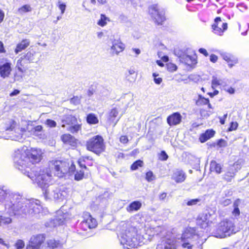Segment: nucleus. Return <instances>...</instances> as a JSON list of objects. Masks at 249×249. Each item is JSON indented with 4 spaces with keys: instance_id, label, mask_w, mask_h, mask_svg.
Returning <instances> with one entry per match:
<instances>
[{
    "instance_id": "nucleus-31",
    "label": "nucleus",
    "mask_w": 249,
    "mask_h": 249,
    "mask_svg": "<svg viewBox=\"0 0 249 249\" xmlns=\"http://www.w3.org/2000/svg\"><path fill=\"white\" fill-rule=\"evenodd\" d=\"M29 131L33 135L37 136L41 138L42 136L43 127L41 125H38L35 126Z\"/></svg>"
},
{
    "instance_id": "nucleus-16",
    "label": "nucleus",
    "mask_w": 249,
    "mask_h": 249,
    "mask_svg": "<svg viewBox=\"0 0 249 249\" xmlns=\"http://www.w3.org/2000/svg\"><path fill=\"white\" fill-rule=\"evenodd\" d=\"M157 249H176L174 240L170 238H163L157 245Z\"/></svg>"
},
{
    "instance_id": "nucleus-5",
    "label": "nucleus",
    "mask_w": 249,
    "mask_h": 249,
    "mask_svg": "<svg viewBox=\"0 0 249 249\" xmlns=\"http://www.w3.org/2000/svg\"><path fill=\"white\" fill-rule=\"evenodd\" d=\"M203 243L194 228H186L181 237V244L184 249H202Z\"/></svg>"
},
{
    "instance_id": "nucleus-33",
    "label": "nucleus",
    "mask_w": 249,
    "mask_h": 249,
    "mask_svg": "<svg viewBox=\"0 0 249 249\" xmlns=\"http://www.w3.org/2000/svg\"><path fill=\"white\" fill-rule=\"evenodd\" d=\"M81 129V124H77V123L67 127V130L73 134L77 133Z\"/></svg>"
},
{
    "instance_id": "nucleus-2",
    "label": "nucleus",
    "mask_w": 249,
    "mask_h": 249,
    "mask_svg": "<svg viewBox=\"0 0 249 249\" xmlns=\"http://www.w3.org/2000/svg\"><path fill=\"white\" fill-rule=\"evenodd\" d=\"M0 203L4 204L5 211L9 215L17 217L34 216L42 209L39 200L27 199L5 186H0Z\"/></svg>"
},
{
    "instance_id": "nucleus-36",
    "label": "nucleus",
    "mask_w": 249,
    "mask_h": 249,
    "mask_svg": "<svg viewBox=\"0 0 249 249\" xmlns=\"http://www.w3.org/2000/svg\"><path fill=\"white\" fill-rule=\"evenodd\" d=\"M108 21L109 20L108 18L106 17L105 15L101 14L100 19L97 22V24L101 27H104Z\"/></svg>"
},
{
    "instance_id": "nucleus-51",
    "label": "nucleus",
    "mask_w": 249,
    "mask_h": 249,
    "mask_svg": "<svg viewBox=\"0 0 249 249\" xmlns=\"http://www.w3.org/2000/svg\"><path fill=\"white\" fill-rule=\"evenodd\" d=\"M80 102V98L78 96L73 97L71 99V102L75 105L79 104Z\"/></svg>"
},
{
    "instance_id": "nucleus-3",
    "label": "nucleus",
    "mask_w": 249,
    "mask_h": 249,
    "mask_svg": "<svg viewBox=\"0 0 249 249\" xmlns=\"http://www.w3.org/2000/svg\"><path fill=\"white\" fill-rule=\"evenodd\" d=\"M122 230L120 235V242L124 248H137L151 241L154 236L160 231V228L146 227L142 234L130 222H124L122 225Z\"/></svg>"
},
{
    "instance_id": "nucleus-29",
    "label": "nucleus",
    "mask_w": 249,
    "mask_h": 249,
    "mask_svg": "<svg viewBox=\"0 0 249 249\" xmlns=\"http://www.w3.org/2000/svg\"><path fill=\"white\" fill-rule=\"evenodd\" d=\"M214 134L215 132L213 130H207L205 133L200 135L199 140L201 142H204L213 137Z\"/></svg>"
},
{
    "instance_id": "nucleus-53",
    "label": "nucleus",
    "mask_w": 249,
    "mask_h": 249,
    "mask_svg": "<svg viewBox=\"0 0 249 249\" xmlns=\"http://www.w3.org/2000/svg\"><path fill=\"white\" fill-rule=\"evenodd\" d=\"M58 6L59 8V9L61 11V14H63L65 12V9H66V5L63 3H61L60 1H59L58 2Z\"/></svg>"
},
{
    "instance_id": "nucleus-45",
    "label": "nucleus",
    "mask_w": 249,
    "mask_h": 249,
    "mask_svg": "<svg viewBox=\"0 0 249 249\" xmlns=\"http://www.w3.org/2000/svg\"><path fill=\"white\" fill-rule=\"evenodd\" d=\"M89 157H83L81 159H80L78 160V164L81 168H84L85 169H87V167L85 164L86 162V160H88Z\"/></svg>"
},
{
    "instance_id": "nucleus-56",
    "label": "nucleus",
    "mask_w": 249,
    "mask_h": 249,
    "mask_svg": "<svg viewBox=\"0 0 249 249\" xmlns=\"http://www.w3.org/2000/svg\"><path fill=\"white\" fill-rule=\"evenodd\" d=\"M198 52L204 54L205 56H208L209 54L207 51V50L205 49H204V48H200L199 50H198Z\"/></svg>"
},
{
    "instance_id": "nucleus-59",
    "label": "nucleus",
    "mask_w": 249,
    "mask_h": 249,
    "mask_svg": "<svg viewBox=\"0 0 249 249\" xmlns=\"http://www.w3.org/2000/svg\"><path fill=\"white\" fill-rule=\"evenodd\" d=\"M11 123H12V124H11V126H10V127L9 128H7L6 129V130H13L14 128V127H15V125L16 124V122H15L14 121H12L11 122Z\"/></svg>"
},
{
    "instance_id": "nucleus-39",
    "label": "nucleus",
    "mask_w": 249,
    "mask_h": 249,
    "mask_svg": "<svg viewBox=\"0 0 249 249\" xmlns=\"http://www.w3.org/2000/svg\"><path fill=\"white\" fill-rule=\"evenodd\" d=\"M32 10V8L29 5L26 4L18 9V12L20 14H23L24 13L30 12Z\"/></svg>"
},
{
    "instance_id": "nucleus-42",
    "label": "nucleus",
    "mask_w": 249,
    "mask_h": 249,
    "mask_svg": "<svg viewBox=\"0 0 249 249\" xmlns=\"http://www.w3.org/2000/svg\"><path fill=\"white\" fill-rule=\"evenodd\" d=\"M152 76L154 78V81L157 85H160L162 82V78L159 77V74L157 73H153Z\"/></svg>"
},
{
    "instance_id": "nucleus-63",
    "label": "nucleus",
    "mask_w": 249,
    "mask_h": 249,
    "mask_svg": "<svg viewBox=\"0 0 249 249\" xmlns=\"http://www.w3.org/2000/svg\"><path fill=\"white\" fill-rule=\"evenodd\" d=\"M237 127V123H232L231 124V125L230 127V130H235L236 129Z\"/></svg>"
},
{
    "instance_id": "nucleus-7",
    "label": "nucleus",
    "mask_w": 249,
    "mask_h": 249,
    "mask_svg": "<svg viewBox=\"0 0 249 249\" xmlns=\"http://www.w3.org/2000/svg\"><path fill=\"white\" fill-rule=\"evenodd\" d=\"M52 179V175H51V179L48 183L44 186L41 187L42 189L43 194L46 199L54 200L57 201H62L66 198L68 195L67 189L64 187H56L53 186H49V183Z\"/></svg>"
},
{
    "instance_id": "nucleus-32",
    "label": "nucleus",
    "mask_w": 249,
    "mask_h": 249,
    "mask_svg": "<svg viewBox=\"0 0 249 249\" xmlns=\"http://www.w3.org/2000/svg\"><path fill=\"white\" fill-rule=\"evenodd\" d=\"M221 166L215 161L213 160L210 163V170L211 172H215L217 174H220L221 172Z\"/></svg>"
},
{
    "instance_id": "nucleus-52",
    "label": "nucleus",
    "mask_w": 249,
    "mask_h": 249,
    "mask_svg": "<svg viewBox=\"0 0 249 249\" xmlns=\"http://www.w3.org/2000/svg\"><path fill=\"white\" fill-rule=\"evenodd\" d=\"M46 124L51 127H55L56 125V123L55 121L50 119L47 120Z\"/></svg>"
},
{
    "instance_id": "nucleus-60",
    "label": "nucleus",
    "mask_w": 249,
    "mask_h": 249,
    "mask_svg": "<svg viewBox=\"0 0 249 249\" xmlns=\"http://www.w3.org/2000/svg\"><path fill=\"white\" fill-rule=\"evenodd\" d=\"M4 18V13L1 10H0V23L3 21Z\"/></svg>"
},
{
    "instance_id": "nucleus-6",
    "label": "nucleus",
    "mask_w": 249,
    "mask_h": 249,
    "mask_svg": "<svg viewBox=\"0 0 249 249\" xmlns=\"http://www.w3.org/2000/svg\"><path fill=\"white\" fill-rule=\"evenodd\" d=\"M49 169H42L48 170L49 173L52 175L51 170L53 171L54 174L59 178L63 177L68 173H73L75 169V165L66 160H52L48 163Z\"/></svg>"
},
{
    "instance_id": "nucleus-4",
    "label": "nucleus",
    "mask_w": 249,
    "mask_h": 249,
    "mask_svg": "<svg viewBox=\"0 0 249 249\" xmlns=\"http://www.w3.org/2000/svg\"><path fill=\"white\" fill-rule=\"evenodd\" d=\"M61 248L59 241L51 239L45 242V236L39 234L31 237L27 249H61Z\"/></svg>"
},
{
    "instance_id": "nucleus-11",
    "label": "nucleus",
    "mask_w": 249,
    "mask_h": 249,
    "mask_svg": "<svg viewBox=\"0 0 249 249\" xmlns=\"http://www.w3.org/2000/svg\"><path fill=\"white\" fill-rule=\"evenodd\" d=\"M149 13L154 22L158 25H161L165 20L164 11L157 4L149 7Z\"/></svg>"
},
{
    "instance_id": "nucleus-57",
    "label": "nucleus",
    "mask_w": 249,
    "mask_h": 249,
    "mask_svg": "<svg viewBox=\"0 0 249 249\" xmlns=\"http://www.w3.org/2000/svg\"><path fill=\"white\" fill-rule=\"evenodd\" d=\"M168 69L171 71H175L177 69V67L175 65L170 64L168 66Z\"/></svg>"
},
{
    "instance_id": "nucleus-17",
    "label": "nucleus",
    "mask_w": 249,
    "mask_h": 249,
    "mask_svg": "<svg viewBox=\"0 0 249 249\" xmlns=\"http://www.w3.org/2000/svg\"><path fill=\"white\" fill-rule=\"evenodd\" d=\"M69 214L63 213L61 210L57 212V215L53 220V226L55 227L65 223L68 218Z\"/></svg>"
},
{
    "instance_id": "nucleus-24",
    "label": "nucleus",
    "mask_w": 249,
    "mask_h": 249,
    "mask_svg": "<svg viewBox=\"0 0 249 249\" xmlns=\"http://www.w3.org/2000/svg\"><path fill=\"white\" fill-rule=\"evenodd\" d=\"M77 119L71 115H68L64 116L62 120V127H65L66 125L67 126H70L71 125H72V124L77 123Z\"/></svg>"
},
{
    "instance_id": "nucleus-22",
    "label": "nucleus",
    "mask_w": 249,
    "mask_h": 249,
    "mask_svg": "<svg viewBox=\"0 0 249 249\" xmlns=\"http://www.w3.org/2000/svg\"><path fill=\"white\" fill-rule=\"evenodd\" d=\"M220 55L224 60H225L228 63L230 67H232L235 64L237 63V59L231 54L222 52L220 53Z\"/></svg>"
},
{
    "instance_id": "nucleus-23",
    "label": "nucleus",
    "mask_w": 249,
    "mask_h": 249,
    "mask_svg": "<svg viewBox=\"0 0 249 249\" xmlns=\"http://www.w3.org/2000/svg\"><path fill=\"white\" fill-rule=\"evenodd\" d=\"M61 139L65 144H69L72 146H75L76 145V140L69 134H65L62 135Z\"/></svg>"
},
{
    "instance_id": "nucleus-38",
    "label": "nucleus",
    "mask_w": 249,
    "mask_h": 249,
    "mask_svg": "<svg viewBox=\"0 0 249 249\" xmlns=\"http://www.w3.org/2000/svg\"><path fill=\"white\" fill-rule=\"evenodd\" d=\"M239 204V200L237 199L233 203L234 210L232 212V213L235 216H238L240 214V211L238 208V205Z\"/></svg>"
},
{
    "instance_id": "nucleus-48",
    "label": "nucleus",
    "mask_w": 249,
    "mask_h": 249,
    "mask_svg": "<svg viewBox=\"0 0 249 249\" xmlns=\"http://www.w3.org/2000/svg\"><path fill=\"white\" fill-rule=\"evenodd\" d=\"M223 89L231 94H234L235 92V89L231 87H227L226 84L225 85V87H223Z\"/></svg>"
},
{
    "instance_id": "nucleus-47",
    "label": "nucleus",
    "mask_w": 249,
    "mask_h": 249,
    "mask_svg": "<svg viewBox=\"0 0 249 249\" xmlns=\"http://www.w3.org/2000/svg\"><path fill=\"white\" fill-rule=\"evenodd\" d=\"M200 201V199L198 198L192 199L188 200L186 203V204L188 206H194L196 205Z\"/></svg>"
},
{
    "instance_id": "nucleus-55",
    "label": "nucleus",
    "mask_w": 249,
    "mask_h": 249,
    "mask_svg": "<svg viewBox=\"0 0 249 249\" xmlns=\"http://www.w3.org/2000/svg\"><path fill=\"white\" fill-rule=\"evenodd\" d=\"M210 59L211 62L215 63L217 61L218 57L216 55L212 54L210 55Z\"/></svg>"
},
{
    "instance_id": "nucleus-10",
    "label": "nucleus",
    "mask_w": 249,
    "mask_h": 249,
    "mask_svg": "<svg viewBox=\"0 0 249 249\" xmlns=\"http://www.w3.org/2000/svg\"><path fill=\"white\" fill-rule=\"evenodd\" d=\"M36 53L34 51H30L21 55L18 60L16 68L21 72H25V67L28 64L37 62L38 59L36 57Z\"/></svg>"
},
{
    "instance_id": "nucleus-12",
    "label": "nucleus",
    "mask_w": 249,
    "mask_h": 249,
    "mask_svg": "<svg viewBox=\"0 0 249 249\" xmlns=\"http://www.w3.org/2000/svg\"><path fill=\"white\" fill-rule=\"evenodd\" d=\"M108 45L110 47V53L112 55H118L119 53L123 52L124 48L125 45L123 43L120 38H115L110 37L108 41Z\"/></svg>"
},
{
    "instance_id": "nucleus-8",
    "label": "nucleus",
    "mask_w": 249,
    "mask_h": 249,
    "mask_svg": "<svg viewBox=\"0 0 249 249\" xmlns=\"http://www.w3.org/2000/svg\"><path fill=\"white\" fill-rule=\"evenodd\" d=\"M237 231V230H236L233 223L226 219L219 223L213 234L214 236L216 237L223 238L229 236Z\"/></svg>"
},
{
    "instance_id": "nucleus-18",
    "label": "nucleus",
    "mask_w": 249,
    "mask_h": 249,
    "mask_svg": "<svg viewBox=\"0 0 249 249\" xmlns=\"http://www.w3.org/2000/svg\"><path fill=\"white\" fill-rule=\"evenodd\" d=\"M12 63L10 62H5L1 64L0 66V76L5 78L9 76L12 71Z\"/></svg>"
},
{
    "instance_id": "nucleus-13",
    "label": "nucleus",
    "mask_w": 249,
    "mask_h": 249,
    "mask_svg": "<svg viewBox=\"0 0 249 249\" xmlns=\"http://www.w3.org/2000/svg\"><path fill=\"white\" fill-rule=\"evenodd\" d=\"M83 220L81 223L82 228L84 231L88 229L94 228L97 226V222L95 219L91 217L89 213L85 212L83 213Z\"/></svg>"
},
{
    "instance_id": "nucleus-14",
    "label": "nucleus",
    "mask_w": 249,
    "mask_h": 249,
    "mask_svg": "<svg viewBox=\"0 0 249 249\" xmlns=\"http://www.w3.org/2000/svg\"><path fill=\"white\" fill-rule=\"evenodd\" d=\"M212 27L215 34L221 36L227 29L228 26L227 23L222 22L220 17H217L215 18L214 23Z\"/></svg>"
},
{
    "instance_id": "nucleus-15",
    "label": "nucleus",
    "mask_w": 249,
    "mask_h": 249,
    "mask_svg": "<svg viewBox=\"0 0 249 249\" xmlns=\"http://www.w3.org/2000/svg\"><path fill=\"white\" fill-rule=\"evenodd\" d=\"M211 214L209 213H202L199 215L196 223L202 229H206L212 223Z\"/></svg>"
},
{
    "instance_id": "nucleus-30",
    "label": "nucleus",
    "mask_w": 249,
    "mask_h": 249,
    "mask_svg": "<svg viewBox=\"0 0 249 249\" xmlns=\"http://www.w3.org/2000/svg\"><path fill=\"white\" fill-rule=\"evenodd\" d=\"M225 84H226V83L224 81V80L218 79L215 76H213L212 77V88L213 89H214L218 86H220L223 88V87H225Z\"/></svg>"
},
{
    "instance_id": "nucleus-50",
    "label": "nucleus",
    "mask_w": 249,
    "mask_h": 249,
    "mask_svg": "<svg viewBox=\"0 0 249 249\" xmlns=\"http://www.w3.org/2000/svg\"><path fill=\"white\" fill-rule=\"evenodd\" d=\"M217 145L220 147H225L227 146V143L225 140L220 139L217 142Z\"/></svg>"
},
{
    "instance_id": "nucleus-64",
    "label": "nucleus",
    "mask_w": 249,
    "mask_h": 249,
    "mask_svg": "<svg viewBox=\"0 0 249 249\" xmlns=\"http://www.w3.org/2000/svg\"><path fill=\"white\" fill-rule=\"evenodd\" d=\"M132 51L135 53L136 56L138 55L141 53V51L139 49L133 48Z\"/></svg>"
},
{
    "instance_id": "nucleus-44",
    "label": "nucleus",
    "mask_w": 249,
    "mask_h": 249,
    "mask_svg": "<svg viewBox=\"0 0 249 249\" xmlns=\"http://www.w3.org/2000/svg\"><path fill=\"white\" fill-rule=\"evenodd\" d=\"M145 178L148 182H151L155 179V176L151 171H149L146 173Z\"/></svg>"
},
{
    "instance_id": "nucleus-1",
    "label": "nucleus",
    "mask_w": 249,
    "mask_h": 249,
    "mask_svg": "<svg viewBox=\"0 0 249 249\" xmlns=\"http://www.w3.org/2000/svg\"><path fill=\"white\" fill-rule=\"evenodd\" d=\"M42 154L40 149H28L23 146L15 151L13 157L15 167L41 187L44 186L51 179L48 170H41L33 166L41 161Z\"/></svg>"
},
{
    "instance_id": "nucleus-28",
    "label": "nucleus",
    "mask_w": 249,
    "mask_h": 249,
    "mask_svg": "<svg viewBox=\"0 0 249 249\" xmlns=\"http://www.w3.org/2000/svg\"><path fill=\"white\" fill-rule=\"evenodd\" d=\"M118 113L119 111L117 108H112L109 113L108 119L110 122L114 123V125H116L120 118V117H118L116 120V118L118 116Z\"/></svg>"
},
{
    "instance_id": "nucleus-40",
    "label": "nucleus",
    "mask_w": 249,
    "mask_h": 249,
    "mask_svg": "<svg viewBox=\"0 0 249 249\" xmlns=\"http://www.w3.org/2000/svg\"><path fill=\"white\" fill-rule=\"evenodd\" d=\"M143 165V162L141 160H138L134 162L131 166V169L132 170H136L138 169L139 167H142Z\"/></svg>"
},
{
    "instance_id": "nucleus-34",
    "label": "nucleus",
    "mask_w": 249,
    "mask_h": 249,
    "mask_svg": "<svg viewBox=\"0 0 249 249\" xmlns=\"http://www.w3.org/2000/svg\"><path fill=\"white\" fill-rule=\"evenodd\" d=\"M87 121L89 124H94L98 123L97 117L92 113L89 114L87 117Z\"/></svg>"
},
{
    "instance_id": "nucleus-61",
    "label": "nucleus",
    "mask_w": 249,
    "mask_h": 249,
    "mask_svg": "<svg viewBox=\"0 0 249 249\" xmlns=\"http://www.w3.org/2000/svg\"><path fill=\"white\" fill-rule=\"evenodd\" d=\"M19 93V90L18 89H15L12 92H11L10 94L11 96H13L15 95H17Z\"/></svg>"
},
{
    "instance_id": "nucleus-26",
    "label": "nucleus",
    "mask_w": 249,
    "mask_h": 249,
    "mask_svg": "<svg viewBox=\"0 0 249 249\" xmlns=\"http://www.w3.org/2000/svg\"><path fill=\"white\" fill-rule=\"evenodd\" d=\"M142 203L139 201H134L129 204L126 208V211L129 213L136 212L140 209Z\"/></svg>"
},
{
    "instance_id": "nucleus-27",
    "label": "nucleus",
    "mask_w": 249,
    "mask_h": 249,
    "mask_svg": "<svg viewBox=\"0 0 249 249\" xmlns=\"http://www.w3.org/2000/svg\"><path fill=\"white\" fill-rule=\"evenodd\" d=\"M30 41L29 39H23L20 43H18L17 45L16 48L15 50V52L18 54L19 52L25 49L30 45Z\"/></svg>"
},
{
    "instance_id": "nucleus-20",
    "label": "nucleus",
    "mask_w": 249,
    "mask_h": 249,
    "mask_svg": "<svg viewBox=\"0 0 249 249\" xmlns=\"http://www.w3.org/2000/svg\"><path fill=\"white\" fill-rule=\"evenodd\" d=\"M182 116L178 112H175L169 116L167 122L170 126L176 125L180 123Z\"/></svg>"
},
{
    "instance_id": "nucleus-19",
    "label": "nucleus",
    "mask_w": 249,
    "mask_h": 249,
    "mask_svg": "<svg viewBox=\"0 0 249 249\" xmlns=\"http://www.w3.org/2000/svg\"><path fill=\"white\" fill-rule=\"evenodd\" d=\"M180 61L188 66H192L196 64V54L192 55L182 54L179 56Z\"/></svg>"
},
{
    "instance_id": "nucleus-46",
    "label": "nucleus",
    "mask_w": 249,
    "mask_h": 249,
    "mask_svg": "<svg viewBox=\"0 0 249 249\" xmlns=\"http://www.w3.org/2000/svg\"><path fill=\"white\" fill-rule=\"evenodd\" d=\"M24 243L21 240H18L15 244V246L17 249H22L24 247Z\"/></svg>"
},
{
    "instance_id": "nucleus-21",
    "label": "nucleus",
    "mask_w": 249,
    "mask_h": 249,
    "mask_svg": "<svg viewBox=\"0 0 249 249\" xmlns=\"http://www.w3.org/2000/svg\"><path fill=\"white\" fill-rule=\"evenodd\" d=\"M186 178L185 173L181 170L177 169L173 172L172 178L177 183L183 182Z\"/></svg>"
},
{
    "instance_id": "nucleus-25",
    "label": "nucleus",
    "mask_w": 249,
    "mask_h": 249,
    "mask_svg": "<svg viewBox=\"0 0 249 249\" xmlns=\"http://www.w3.org/2000/svg\"><path fill=\"white\" fill-rule=\"evenodd\" d=\"M237 165V164L234 163L232 166H231L224 175V178L227 181H231L232 179L234 178L236 172L235 166Z\"/></svg>"
},
{
    "instance_id": "nucleus-58",
    "label": "nucleus",
    "mask_w": 249,
    "mask_h": 249,
    "mask_svg": "<svg viewBox=\"0 0 249 249\" xmlns=\"http://www.w3.org/2000/svg\"><path fill=\"white\" fill-rule=\"evenodd\" d=\"M5 52L3 43L0 41V53H3Z\"/></svg>"
},
{
    "instance_id": "nucleus-9",
    "label": "nucleus",
    "mask_w": 249,
    "mask_h": 249,
    "mask_svg": "<svg viewBox=\"0 0 249 249\" xmlns=\"http://www.w3.org/2000/svg\"><path fill=\"white\" fill-rule=\"evenodd\" d=\"M88 150L92 151L96 154H100L105 149L104 140L101 136H96L90 139L86 144Z\"/></svg>"
},
{
    "instance_id": "nucleus-49",
    "label": "nucleus",
    "mask_w": 249,
    "mask_h": 249,
    "mask_svg": "<svg viewBox=\"0 0 249 249\" xmlns=\"http://www.w3.org/2000/svg\"><path fill=\"white\" fill-rule=\"evenodd\" d=\"M168 158V156L164 151H162L159 155V159L161 160H166Z\"/></svg>"
},
{
    "instance_id": "nucleus-37",
    "label": "nucleus",
    "mask_w": 249,
    "mask_h": 249,
    "mask_svg": "<svg viewBox=\"0 0 249 249\" xmlns=\"http://www.w3.org/2000/svg\"><path fill=\"white\" fill-rule=\"evenodd\" d=\"M12 222V219L9 217L0 216V226L7 225Z\"/></svg>"
},
{
    "instance_id": "nucleus-54",
    "label": "nucleus",
    "mask_w": 249,
    "mask_h": 249,
    "mask_svg": "<svg viewBox=\"0 0 249 249\" xmlns=\"http://www.w3.org/2000/svg\"><path fill=\"white\" fill-rule=\"evenodd\" d=\"M120 141L121 142L123 143H126L127 142L128 140L126 136H122L120 138Z\"/></svg>"
},
{
    "instance_id": "nucleus-41",
    "label": "nucleus",
    "mask_w": 249,
    "mask_h": 249,
    "mask_svg": "<svg viewBox=\"0 0 249 249\" xmlns=\"http://www.w3.org/2000/svg\"><path fill=\"white\" fill-rule=\"evenodd\" d=\"M17 70H18V71L16 72L14 74V81H20L22 79L23 73L24 72H21V71L18 70V69H17Z\"/></svg>"
},
{
    "instance_id": "nucleus-43",
    "label": "nucleus",
    "mask_w": 249,
    "mask_h": 249,
    "mask_svg": "<svg viewBox=\"0 0 249 249\" xmlns=\"http://www.w3.org/2000/svg\"><path fill=\"white\" fill-rule=\"evenodd\" d=\"M84 177V173L82 169L77 171L75 175L74 178L76 180H80Z\"/></svg>"
},
{
    "instance_id": "nucleus-62",
    "label": "nucleus",
    "mask_w": 249,
    "mask_h": 249,
    "mask_svg": "<svg viewBox=\"0 0 249 249\" xmlns=\"http://www.w3.org/2000/svg\"><path fill=\"white\" fill-rule=\"evenodd\" d=\"M104 36L103 32H98L97 33V36L98 38L101 39Z\"/></svg>"
},
{
    "instance_id": "nucleus-35",
    "label": "nucleus",
    "mask_w": 249,
    "mask_h": 249,
    "mask_svg": "<svg viewBox=\"0 0 249 249\" xmlns=\"http://www.w3.org/2000/svg\"><path fill=\"white\" fill-rule=\"evenodd\" d=\"M209 100L208 99L202 97L201 95H198V98L196 101V105L198 106H200L204 105H207L209 103Z\"/></svg>"
}]
</instances>
